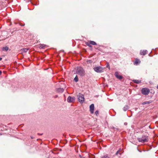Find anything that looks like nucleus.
Instances as JSON below:
<instances>
[{
	"label": "nucleus",
	"instance_id": "1",
	"mask_svg": "<svg viewBox=\"0 0 158 158\" xmlns=\"http://www.w3.org/2000/svg\"><path fill=\"white\" fill-rule=\"evenodd\" d=\"M76 73L81 76H84L85 74V71L84 69L80 66L77 67L76 69Z\"/></svg>",
	"mask_w": 158,
	"mask_h": 158
},
{
	"label": "nucleus",
	"instance_id": "25",
	"mask_svg": "<svg viewBox=\"0 0 158 158\" xmlns=\"http://www.w3.org/2000/svg\"><path fill=\"white\" fill-rule=\"evenodd\" d=\"M124 124L125 125H127V123H124Z\"/></svg>",
	"mask_w": 158,
	"mask_h": 158
},
{
	"label": "nucleus",
	"instance_id": "6",
	"mask_svg": "<svg viewBox=\"0 0 158 158\" xmlns=\"http://www.w3.org/2000/svg\"><path fill=\"white\" fill-rule=\"evenodd\" d=\"M75 100V98L74 97H71L69 96L67 99V101L69 102H72L74 101Z\"/></svg>",
	"mask_w": 158,
	"mask_h": 158
},
{
	"label": "nucleus",
	"instance_id": "16",
	"mask_svg": "<svg viewBox=\"0 0 158 158\" xmlns=\"http://www.w3.org/2000/svg\"><path fill=\"white\" fill-rule=\"evenodd\" d=\"M102 158H111L110 156H108V155L106 154L103 156Z\"/></svg>",
	"mask_w": 158,
	"mask_h": 158
},
{
	"label": "nucleus",
	"instance_id": "9",
	"mask_svg": "<svg viewBox=\"0 0 158 158\" xmlns=\"http://www.w3.org/2000/svg\"><path fill=\"white\" fill-rule=\"evenodd\" d=\"M147 51H148L147 50H145L143 51L141 50L140 52V54L141 55H145L147 53Z\"/></svg>",
	"mask_w": 158,
	"mask_h": 158
},
{
	"label": "nucleus",
	"instance_id": "31",
	"mask_svg": "<svg viewBox=\"0 0 158 158\" xmlns=\"http://www.w3.org/2000/svg\"><path fill=\"white\" fill-rule=\"evenodd\" d=\"M157 88L158 89V85L157 86Z\"/></svg>",
	"mask_w": 158,
	"mask_h": 158
},
{
	"label": "nucleus",
	"instance_id": "4",
	"mask_svg": "<svg viewBox=\"0 0 158 158\" xmlns=\"http://www.w3.org/2000/svg\"><path fill=\"white\" fill-rule=\"evenodd\" d=\"M94 70L97 73H101L103 72V68L100 66L95 67L94 68Z\"/></svg>",
	"mask_w": 158,
	"mask_h": 158
},
{
	"label": "nucleus",
	"instance_id": "14",
	"mask_svg": "<svg viewBox=\"0 0 158 158\" xmlns=\"http://www.w3.org/2000/svg\"><path fill=\"white\" fill-rule=\"evenodd\" d=\"M133 82L136 84H139L141 82V81L137 80H133Z\"/></svg>",
	"mask_w": 158,
	"mask_h": 158
},
{
	"label": "nucleus",
	"instance_id": "2",
	"mask_svg": "<svg viewBox=\"0 0 158 158\" xmlns=\"http://www.w3.org/2000/svg\"><path fill=\"white\" fill-rule=\"evenodd\" d=\"M138 140L139 142L143 143L148 141V136L146 135H143L141 138H138Z\"/></svg>",
	"mask_w": 158,
	"mask_h": 158
},
{
	"label": "nucleus",
	"instance_id": "15",
	"mask_svg": "<svg viewBox=\"0 0 158 158\" xmlns=\"http://www.w3.org/2000/svg\"><path fill=\"white\" fill-rule=\"evenodd\" d=\"M45 45L44 44H41L40 45L39 48L40 49H44L45 48Z\"/></svg>",
	"mask_w": 158,
	"mask_h": 158
},
{
	"label": "nucleus",
	"instance_id": "18",
	"mask_svg": "<svg viewBox=\"0 0 158 158\" xmlns=\"http://www.w3.org/2000/svg\"><path fill=\"white\" fill-rule=\"evenodd\" d=\"M74 81L75 82H77L78 81V79L77 75L76 76L75 78H74Z\"/></svg>",
	"mask_w": 158,
	"mask_h": 158
},
{
	"label": "nucleus",
	"instance_id": "11",
	"mask_svg": "<svg viewBox=\"0 0 158 158\" xmlns=\"http://www.w3.org/2000/svg\"><path fill=\"white\" fill-rule=\"evenodd\" d=\"M57 91L59 92L62 93L64 91V89L63 88H60L57 89Z\"/></svg>",
	"mask_w": 158,
	"mask_h": 158
},
{
	"label": "nucleus",
	"instance_id": "8",
	"mask_svg": "<svg viewBox=\"0 0 158 158\" xmlns=\"http://www.w3.org/2000/svg\"><path fill=\"white\" fill-rule=\"evenodd\" d=\"M115 77L118 78L120 80H121L122 79L123 77L118 74V73L117 72H115L114 74Z\"/></svg>",
	"mask_w": 158,
	"mask_h": 158
},
{
	"label": "nucleus",
	"instance_id": "17",
	"mask_svg": "<svg viewBox=\"0 0 158 158\" xmlns=\"http://www.w3.org/2000/svg\"><path fill=\"white\" fill-rule=\"evenodd\" d=\"M89 42L90 43V44H91L92 45H95L96 44V43L94 41H90Z\"/></svg>",
	"mask_w": 158,
	"mask_h": 158
},
{
	"label": "nucleus",
	"instance_id": "28",
	"mask_svg": "<svg viewBox=\"0 0 158 158\" xmlns=\"http://www.w3.org/2000/svg\"><path fill=\"white\" fill-rule=\"evenodd\" d=\"M2 58L1 57H0V60H2Z\"/></svg>",
	"mask_w": 158,
	"mask_h": 158
},
{
	"label": "nucleus",
	"instance_id": "12",
	"mask_svg": "<svg viewBox=\"0 0 158 158\" xmlns=\"http://www.w3.org/2000/svg\"><path fill=\"white\" fill-rule=\"evenodd\" d=\"M129 107L128 105H126L123 107V110L124 111H126L129 109Z\"/></svg>",
	"mask_w": 158,
	"mask_h": 158
},
{
	"label": "nucleus",
	"instance_id": "30",
	"mask_svg": "<svg viewBox=\"0 0 158 158\" xmlns=\"http://www.w3.org/2000/svg\"><path fill=\"white\" fill-rule=\"evenodd\" d=\"M42 134H39L38 133V135H42Z\"/></svg>",
	"mask_w": 158,
	"mask_h": 158
},
{
	"label": "nucleus",
	"instance_id": "26",
	"mask_svg": "<svg viewBox=\"0 0 158 158\" xmlns=\"http://www.w3.org/2000/svg\"><path fill=\"white\" fill-rule=\"evenodd\" d=\"M80 158H85L84 157H81Z\"/></svg>",
	"mask_w": 158,
	"mask_h": 158
},
{
	"label": "nucleus",
	"instance_id": "19",
	"mask_svg": "<svg viewBox=\"0 0 158 158\" xmlns=\"http://www.w3.org/2000/svg\"><path fill=\"white\" fill-rule=\"evenodd\" d=\"M8 49H9L8 47L6 46L5 47L3 48L2 50H5L6 51H7L8 50Z\"/></svg>",
	"mask_w": 158,
	"mask_h": 158
},
{
	"label": "nucleus",
	"instance_id": "24",
	"mask_svg": "<svg viewBox=\"0 0 158 158\" xmlns=\"http://www.w3.org/2000/svg\"><path fill=\"white\" fill-rule=\"evenodd\" d=\"M106 67L109 68V69H110V66L108 64V63L106 65Z\"/></svg>",
	"mask_w": 158,
	"mask_h": 158
},
{
	"label": "nucleus",
	"instance_id": "33",
	"mask_svg": "<svg viewBox=\"0 0 158 158\" xmlns=\"http://www.w3.org/2000/svg\"><path fill=\"white\" fill-rule=\"evenodd\" d=\"M31 139H33V138H32V137H31Z\"/></svg>",
	"mask_w": 158,
	"mask_h": 158
},
{
	"label": "nucleus",
	"instance_id": "32",
	"mask_svg": "<svg viewBox=\"0 0 158 158\" xmlns=\"http://www.w3.org/2000/svg\"><path fill=\"white\" fill-rule=\"evenodd\" d=\"M31 139H33V138H32V137H31Z\"/></svg>",
	"mask_w": 158,
	"mask_h": 158
},
{
	"label": "nucleus",
	"instance_id": "29",
	"mask_svg": "<svg viewBox=\"0 0 158 158\" xmlns=\"http://www.w3.org/2000/svg\"><path fill=\"white\" fill-rule=\"evenodd\" d=\"M21 26H24V24L23 25H20Z\"/></svg>",
	"mask_w": 158,
	"mask_h": 158
},
{
	"label": "nucleus",
	"instance_id": "10",
	"mask_svg": "<svg viewBox=\"0 0 158 158\" xmlns=\"http://www.w3.org/2000/svg\"><path fill=\"white\" fill-rule=\"evenodd\" d=\"M140 62V60L138 59H136L135 60L134 64H135L137 65Z\"/></svg>",
	"mask_w": 158,
	"mask_h": 158
},
{
	"label": "nucleus",
	"instance_id": "22",
	"mask_svg": "<svg viewBox=\"0 0 158 158\" xmlns=\"http://www.w3.org/2000/svg\"><path fill=\"white\" fill-rule=\"evenodd\" d=\"M121 150V148H120L119 149V150H118L117 152H116V155H118V154H120V153H119V152Z\"/></svg>",
	"mask_w": 158,
	"mask_h": 158
},
{
	"label": "nucleus",
	"instance_id": "23",
	"mask_svg": "<svg viewBox=\"0 0 158 158\" xmlns=\"http://www.w3.org/2000/svg\"><path fill=\"white\" fill-rule=\"evenodd\" d=\"M95 114L96 115H98L99 114V111L98 110H96L95 112Z\"/></svg>",
	"mask_w": 158,
	"mask_h": 158
},
{
	"label": "nucleus",
	"instance_id": "13",
	"mask_svg": "<svg viewBox=\"0 0 158 158\" xmlns=\"http://www.w3.org/2000/svg\"><path fill=\"white\" fill-rule=\"evenodd\" d=\"M152 100H150L148 101L144 102L142 104L143 105L148 104H150V103H152Z\"/></svg>",
	"mask_w": 158,
	"mask_h": 158
},
{
	"label": "nucleus",
	"instance_id": "5",
	"mask_svg": "<svg viewBox=\"0 0 158 158\" xmlns=\"http://www.w3.org/2000/svg\"><path fill=\"white\" fill-rule=\"evenodd\" d=\"M149 92V89L147 88H143L141 90L142 94L144 95H148Z\"/></svg>",
	"mask_w": 158,
	"mask_h": 158
},
{
	"label": "nucleus",
	"instance_id": "20",
	"mask_svg": "<svg viewBox=\"0 0 158 158\" xmlns=\"http://www.w3.org/2000/svg\"><path fill=\"white\" fill-rule=\"evenodd\" d=\"M86 44L87 46H88L89 47H92V46L91 45V44H90L89 41L88 42L86 43Z\"/></svg>",
	"mask_w": 158,
	"mask_h": 158
},
{
	"label": "nucleus",
	"instance_id": "21",
	"mask_svg": "<svg viewBox=\"0 0 158 158\" xmlns=\"http://www.w3.org/2000/svg\"><path fill=\"white\" fill-rule=\"evenodd\" d=\"M28 51V49H27V48H23V52H27V51Z\"/></svg>",
	"mask_w": 158,
	"mask_h": 158
},
{
	"label": "nucleus",
	"instance_id": "27",
	"mask_svg": "<svg viewBox=\"0 0 158 158\" xmlns=\"http://www.w3.org/2000/svg\"><path fill=\"white\" fill-rule=\"evenodd\" d=\"M2 73V72L0 70V75Z\"/></svg>",
	"mask_w": 158,
	"mask_h": 158
},
{
	"label": "nucleus",
	"instance_id": "7",
	"mask_svg": "<svg viewBox=\"0 0 158 158\" xmlns=\"http://www.w3.org/2000/svg\"><path fill=\"white\" fill-rule=\"evenodd\" d=\"M89 109L91 113L93 114L94 110V105L93 104H92L90 106Z\"/></svg>",
	"mask_w": 158,
	"mask_h": 158
},
{
	"label": "nucleus",
	"instance_id": "3",
	"mask_svg": "<svg viewBox=\"0 0 158 158\" xmlns=\"http://www.w3.org/2000/svg\"><path fill=\"white\" fill-rule=\"evenodd\" d=\"M77 97L78 99V101L81 103H83L85 100V98H84V96L81 94H79L77 96Z\"/></svg>",
	"mask_w": 158,
	"mask_h": 158
}]
</instances>
